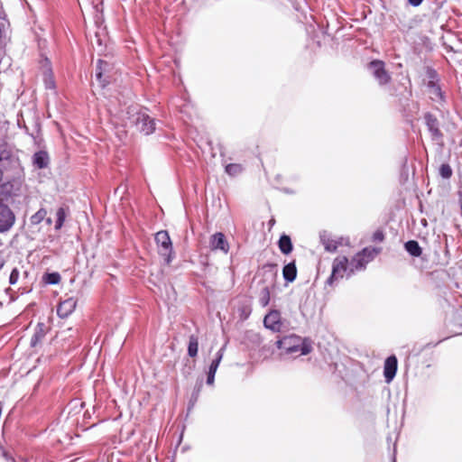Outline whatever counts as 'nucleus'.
Masks as SVG:
<instances>
[{
  "label": "nucleus",
  "mask_w": 462,
  "mask_h": 462,
  "mask_svg": "<svg viewBox=\"0 0 462 462\" xmlns=\"http://www.w3.org/2000/svg\"><path fill=\"white\" fill-rule=\"evenodd\" d=\"M215 374L208 373L207 383L212 385L214 383Z\"/></svg>",
  "instance_id": "nucleus-33"
},
{
  "label": "nucleus",
  "mask_w": 462,
  "mask_h": 462,
  "mask_svg": "<svg viewBox=\"0 0 462 462\" xmlns=\"http://www.w3.org/2000/svg\"><path fill=\"white\" fill-rule=\"evenodd\" d=\"M423 0H408L409 4L414 7H417L421 5Z\"/></svg>",
  "instance_id": "nucleus-34"
},
{
  "label": "nucleus",
  "mask_w": 462,
  "mask_h": 462,
  "mask_svg": "<svg viewBox=\"0 0 462 462\" xmlns=\"http://www.w3.org/2000/svg\"><path fill=\"white\" fill-rule=\"evenodd\" d=\"M263 324L266 328L271 329L273 332H278L281 329V314L277 310H272L269 312L263 319Z\"/></svg>",
  "instance_id": "nucleus-9"
},
{
  "label": "nucleus",
  "mask_w": 462,
  "mask_h": 462,
  "mask_svg": "<svg viewBox=\"0 0 462 462\" xmlns=\"http://www.w3.org/2000/svg\"><path fill=\"white\" fill-rule=\"evenodd\" d=\"M282 275L284 280L288 282H292L296 279L297 268L294 261L284 265Z\"/></svg>",
  "instance_id": "nucleus-15"
},
{
  "label": "nucleus",
  "mask_w": 462,
  "mask_h": 462,
  "mask_svg": "<svg viewBox=\"0 0 462 462\" xmlns=\"http://www.w3.org/2000/svg\"><path fill=\"white\" fill-rule=\"evenodd\" d=\"M33 164L39 169H44L49 164V155L44 151H39L33 155Z\"/></svg>",
  "instance_id": "nucleus-16"
},
{
  "label": "nucleus",
  "mask_w": 462,
  "mask_h": 462,
  "mask_svg": "<svg viewBox=\"0 0 462 462\" xmlns=\"http://www.w3.org/2000/svg\"><path fill=\"white\" fill-rule=\"evenodd\" d=\"M43 327H44L43 324H39L37 326V328L31 338V346H33V347L36 346L44 337L45 332H44Z\"/></svg>",
  "instance_id": "nucleus-21"
},
{
  "label": "nucleus",
  "mask_w": 462,
  "mask_h": 462,
  "mask_svg": "<svg viewBox=\"0 0 462 462\" xmlns=\"http://www.w3.org/2000/svg\"><path fill=\"white\" fill-rule=\"evenodd\" d=\"M242 170V166L237 163H230L226 166V172L232 176L239 174Z\"/></svg>",
  "instance_id": "nucleus-26"
},
{
  "label": "nucleus",
  "mask_w": 462,
  "mask_h": 462,
  "mask_svg": "<svg viewBox=\"0 0 462 462\" xmlns=\"http://www.w3.org/2000/svg\"><path fill=\"white\" fill-rule=\"evenodd\" d=\"M155 242L158 247V253L164 257L167 264L172 261V243L167 231L162 230L156 233Z\"/></svg>",
  "instance_id": "nucleus-4"
},
{
  "label": "nucleus",
  "mask_w": 462,
  "mask_h": 462,
  "mask_svg": "<svg viewBox=\"0 0 462 462\" xmlns=\"http://www.w3.org/2000/svg\"><path fill=\"white\" fill-rule=\"evenodd\" d=\"M397 358L395 356H391L386 358L383 366V375L386 383H391L394 378L397 372Z\"/></svg>",
  "instance_id": "nucleus-10"
},
{
  "label": "nucleus",
  "mask_w": 462,
  "mask_h": 462,
  "mask_svg": "<svg viewBox=\"0 0 462 462\" xmlns=\"http://www.w3.org/2000/svg\"><path fill=\"white\" fill-rule=\"evenodd\" d=\"M4 265V261L2 259V257L0 256V269L3 267Z\"/></svg>",
  "instance_id": "nucleus-36"
},
{
  "label": "nucleus",
  "mask_w": 462,
  "mask_h": 462,
  "mask_svg": "<svg viewBox=\"0 0 462 462\" xmlns=\"http://www.w3.org/2000/svg\"><path fill=\"white\" fill-rule=\"evenodd\" d=\"M278 245L281 252L284 254H289L293 248L291 237L287 235L281 236Z\"/></svg>",
  "instance_id": "nucleus-17"
},
{
  "label": "nucleus",
  "mask_w": 462,
  "mask_h": 462,
  "mask_svg": "<svg viewBox=\"0 0 462 462\" xmlns=\"http://www.w3.org/2000/svg\"><path fill=\"white\" fill-rule=\"evenodd\" d=\"M270 300V291L268 287H264L261 291L260 303L262 306L265 307L268 305Z\"/></svg>",
  "instance_id": "nucleus-28"
},
{
  "label": "nucleus",
  "mask_w": 462,
  "mask_h": 462,
  "mask_svg": "<svg viewBox=\"0 0 462 462\" xmlns=\"http://www.w3.org/2000/svg\"><path fill=\"white\" fill-rule=\"evenodd\" d=\"M127 117L125 125H134L137 130L144 134H151L155 130V122L149 115L143 111H140L136 106L128 108Z\"/></svg>",
  "instance_id": "nucleus-2"
},
{
  "label": "nucleus",
  "mask_w": 462,
  "mask_h": 462,
  "mask_svg": "<svg viewBox=\"0 0 462 462\" xmlns=\"http://www.w3.org/2000/svg\"><path fill=\"white\" fill-rule=\"evenodd\" d=\"M393 462H395V461L393 460Z\"/></svg>",
  "instance_id": "nucleus-39"
},
{
  "label": "nucleus",
  "mask_w": 462,
  "mask_h": 462,
  "mask_svg": "<svg viewBox=\"0 0 462 462\" xmlns=\"http://www.w3.org/2000/svg\"><path fill=\"white\" fill-rule=\"evenodd\" d=\"M458 203L460 206L461 217H462V192L458 193Z\"/></svg>",
  "instance_id": "nucleus-35"
},
{
  "label": "nucleus",
  "mask_w": 462,
  "mask_h": 462,
  "mask_svg": "<svg viewBox=\"0 0 462 462\" xmlns=\"http://www.w3.org/2000/svg\"><path fill=\"white\" fill-rule=\"evenodd\" d=\"M369 68L372 70L374 78L379 81L381 85L386 84L390 80V75L384 69V63L381 60H373L369 64Z\"/></svg>",
  "instance_id": "nucleus-6"
},
{
  "label": "nucleus",
  "mask_w": 462,
  "mask_h": 462,
  "mask_svg": "<svg viewBox=\"0 0 462 462\" xmlns=\"http://www.w3.org/2000/svg\"><path fill=\"white\" fill-rule=\"evenodd\" d=\"M45 86L50 89H52L55 87L54 80L51 74L45 76Z\"/></svg>",
  "instance_id": "nucleus-31"
},
{
  "label": "nucleus",
  "mask_w": 462,
  "mask_h": 462,
  "mask_svg": "<svg viewBox=\"0 0 462 462\" xmlns=\"http://www.w3.org/2000/svg\"><path fill=\"white\" fill-rule=\"evenodd\" d=\"M361 252L365 255V260H368L369 263L379 254L380 251L376 248L365 247Z\"/></svg>",
  "instance_id": "nucleus-25"
},
{
  "label": "nucleus",
  "mask_w": 462,
  "mask_h": 462,
  "mask_svg": "<svg viewBox=\"0 0 462 462\" xmlns=\"http://www.w3.org/2000/svg\"><path fill=\"white\" fill-rule=\"evenodd\" d=\"M20 273L17 268H14L9 276V283L14 285L19 279Z\"/></svg>",
  "instance_id": "nucleus-30"
},
{
  "label": "nucleus",
  "mask_w": 462,
  "mask_h": 462,
  "mask_svg": "<svg viewBox=\"0 0 462 462\" xmlns=\"http://www.w3.org/2000/svg\"><path fill=\"white\" fill-rule=\"evenodd\" d=\"M383 234L381 231H376L374 233L373 239L374 241L382 242L383 240Z\"/></svg>",
  "instance_id": "nucleus-32"
},
{
  "label": "nucleus",
  "mask_w": 462,
  "mask_h": 462,
  "mask_svg": "<svg viewBox=\"0 0 462 462\" xmlns=\"http://www.w3.org/2000/svg\"><path fill=\"white\" fill-rule=\"evenodd\" d=\"M320 242L328 252H335L338 247V243L333 240L327 232H322L319 236Z\"/></svg>",
  "instance_id": "nucleus-14"
},
{
  "label": "nucleus",
  "mask_w": 462,
  "mask_h": 462,
  "mask_svg": "<svg viewBox=\"0 0 462 462\" xmlns=\"http://www.w3.org/2000/svg\"><path fill=\"white\" fill-rule=\"evenodd\" d=\"M276 346L281 350V356H304L311 351V346L308 341L294 334L277 340Z\"/></svg>",
  "instance_id": "nucleus-1"
},
{
  "label": "nucleus",
  "mask_w": 462,
  "mask_h": 462,
  "mask_svg": "<svg viewBox=\"0 0 462 462\" xmlns=\"http://www.w3.org/2000/svg\"><path fill=\"white\" fill-rule=\"evenodd\" d=\"M225 347L226 346H223L217 353L216 355V358L212 361V363L210 364L209 365V368H208V374H216V372L217 370V367L223 358V356H224V351H225Z\"/></svg>",
  "instance_id": "nucleus-20"
},
{
  "label": "nucleus",
  "mask_w": 462,
  "mask_h": 462,
  "mask_svg": "<svg viewBox=\"0 0 462 462\" xmlns=\"http://www.w3.org/2000/svg\"><path fill=\"white\" fill-rule=\"evenodd\" d=\"M406 251L412 256H420L421 254V248L419 243L414 240H410L404 245Z\"/></svg>",
  "instance_id": "nucleus-19"
},
{
  "label": "nucleus",
  "mask_w": 462,
  "mask_h": 462,
  "mask_svg": "<svg viewBox=\"0 0 462 462\" xmlns=\"http://www.w3.org/2000/svg\"><path fill=\"white\" fill-rule=\"evenodd\" d=\"M424 120H425V124L428 127V130L431 134L432 139L436 140V141L442 139L443 134L439 128V121L436 118V116H434L430 113H426L424 115Z\"/></svg>",
  "instance_id": "nucleus-7"
},
{
  "label": "nucleus",
  "mask_w": 462,
  "mask_h": 462,
  "mask_svg": "<svg viewBox=\"0 0 462 462\" xmlns=\"http://www.w3.org/2000/svg\"><path fill=\"white\" fill-rule=\"evenodd\" d=\"M199 350V341L198 337L194 335L189 337V346H188V354L189 356L194 357L197 356Z\"/></svg>",
  "instance_id": "nucleus-22"
},
{
  "label": "nucleus",
  "mask_w": 462,
  "mask_h": 462,
  "mask_svg": "<svg viewBox=\"0 0 462 462\" xmlns=\"http://www.w3.org/2000/svg\"><path fill=\"white\" fill-rule=\"evenodd\" d=\"M14 220L13 211L6 205L0 203V232L10 229Z\"/></svg>",
  "instance_id": "nucleus-5"
},
{
  "label": "nucleus",
  "mask_w": 462,
  "mask_h": 462,
  "mask_svg": "<svg viewBox=\"0 0 462 462\" xmlns=\"http://www.w3.org/2000/svg\"><path fill=\"white\" fill-rule=\"evenodd\" d=\"M350 264L347 257L346 256H337L334 259L332 263V272L330 276L327 280V284L332 286L335 282L342 279L345 274L350 276L349 269Z\"/></svg>",
  "instance_id": "nucleus-3"
},
{
  "label": "nucleus",
  "mask_w": 462,
  "mask_h": 462,
  "mask_svg": "<svg viewBox=\"0 0 462 462\" xmlns=\"http://www.w3.org/2000/svg\"><path fill=\"white\" fill-rule=\"evenodd\" d=\"M439 175L444 179H449L452 175L451 167L447 163L442 164L439 168Z\"/></svg>",
  "instance_id": "nucleus-27"
},
{
  "label": "nucleus",
  "mask_w": 462,
  "mask_h": 462,
  "mask_svg": "<svg viewBox=\"0 0 462 462\" xmlns=\"http://www.w3.org/2000/svg\"><path fill=\"white\" fill-rule=\"evenodd\" d=\"M428 93L431 100L435 102H442L444 101L443 92L438 83L433 80L429 81L428 83Z\"/></svg>",
  "instance_id": "nucleus-13"
},
{
  "label": "nucleus",
  "mask_w": 462,
  "mask_h": 462,
  "mask_svg": "<svg viewBox=\"0 0 462 462\" xmlns=\"http://www.w3.org/2000/svg\"><path fill=\"white\" fill-rule=\"evenodd\" d=\"M47 223L51 224V218H47Z\"/></svg>",
  "instance_id": "nucleus-37"
},
{
  "label": "nucleus",
  "mask_w": 462,
  "mask_h": 462,
  "mask_svg": "<svg viewBox=\"0 0 462 462\" xmlns=\"http://www.w3.org/2000/svg\"><path fill=\"white\" fill-rule=\"evenodd\" d=\"M47 211L44 208L39 209L34 215L31 217L32 225H39L46 217Z\"/></svg>",
  "instance_id": "nucleus-23"
},
{
  "label": "nucleus",
  "mask_w": 462,
  "mask_h": 462,
  "mask_svg": "<svg viewBox=\"0 0 462 462\" xmlns=\"http://www.w3.org/2000/svg\"><path fill=\"white\" fill-rule=\"evenodd\" d=\"M210 248L212 250H220L226 254L229 250L228 243L223 233H216L210 237Z\"/></svg>",
  "instance_id": "nucleus-11"
},
{
  "label": "nucleus",
  "mask_w": 462,
  "mask_h": 462,
  "mask_svg": "<svg viewBox=\"0 0 462 462\" xmlns=\"http://www.w3.org/2000/svg\"><path fill=\"white\" fill-rule=\"evenodd\" d=\"M60 281V275L58 273H51L46 275V282L49 284H57Z\"/></svg>",
  "instance_id": "nucleus-29"
},
{
  "label": "nucleus",
  "mask_w": 462,
  "mask_h": 462,
  "mask_svg": "<svg viewBox=\"0 0 462 462\" xmlns=\"http://www.w3.org/2000/svg\"><path fill=\"white\" fill-rule=\"evenodd\" d=\"M56 217H57V219H56V223H55V228L58 230V229L61 228V226H63V223L65 221V218H66L65 208L62 207L60 208L56 212Z\"/></svg>",
  "instance_id": "nucleus-24"
},
{
  "label": "nucleus",
  "mask_w": 462,
  "mask_h": 462,
  "mask_svg": "<svg viewBox=\"0 0 462 462\" xmlns=\"http://www.w3.org/2000/svg\"><path fill=\"white\" fill-rule=\"evenodd\" d=\"M77 300L73 297L61 301L57 308V314L60 318H68L76 309Z\"/></svg>",
  "instance_id": "nucleus-8"
},
{
  "label": "nucleus",
  "mask_w": 462,
  "mask_h": 462,
  "mask_svg": "<svg viewBox=\"0 0 462 462\" xmlns=\"http://www.w3.org/2000/svg\"><path fill=\"white\" fill-rule=\"evenodd\" d=\"M368 263V260H365V255L362 252H359L356 254L349 263L350 269H349V274H353L356 271H361L364 270Z\"/></svg>",
  "instance_id": "nucleus-12"
},
{
  "label": "nucleus",
  "mask_w": 462,
  "mask_h": 462,
  "mask_svg": "<svg viewBox=\"0 0 462 462\" xmlns=\"http://www.w3.org/2000/svg\"><path fill=\"white\" fill-rule=\"evenodd\" d=\"M95 8L97 9V11H98V10H99V9H98V5H97L95 6Z\"/></svg>",
  "instance_id": "nucleus-38"
},
{
  "label": "nucleus",
  "mask_w": 462,
  "mask_h": 462,
  "mask_svg": "<svg viewBox=\"0 0 462 462\" xmlns=\"http://www.w3.org/2000/svg\"><path fill=\"white\" fill-rule=\"evenodd\" d=\"M104 66L107 67L108 64L106 61L99 60L97 62V66L96 73H95L96 79L100 83V85L102 87H105L106 84L107 83L106 79H104V74H103V70H104L103 67Z\"/></svg>",
  "instance_id": "nucleus-18"
}]
</instances>
